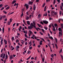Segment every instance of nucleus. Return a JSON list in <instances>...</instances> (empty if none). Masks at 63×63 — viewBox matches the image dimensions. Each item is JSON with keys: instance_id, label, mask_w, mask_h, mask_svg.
Wrapping results in <instances>:
<instances>
[{"instance_id": "obj_1", "label": "nucleus", "mask_w": 63, "mask_h": 63, "mask_svg": "<svg viewBox=\"0 0 63 63\" xmlns=\"http://www.w3.org/2000/svg\"><path fill=\"white\" fill-rule=\"evenodd\" d=\"M31 26L30 27L31 29H32V28H33V27H34V28H36V26H34V25L32 23H31Z\"/></svg>"}, {"instance_id": "obj_2", "label": "nucleus", "mask_w": 63, "mask_h": 63, "mask_svg": "<svg viewBox=\"0 0 63 63\" xmlns=\"http://www.w3.org/2000/svg\"><path fill=\"white\" fill-rule=\"evenodd\" d=\"M43 22L44 23L46 24H48V21L46 20H43Z\"/></svg>"}, {"instance_id": "obj_3", "label": "nucleus", "mask_w": 63, "mask_h": 63, "mask_svg": "<svg viewBox=\"0 0 63 63\" xmlns=\"http://www.w3.org/2000/svg\"><path fill=\"white\" fill-rule=\"evenodd\" d=\"M29 5H32V4H33V2L32 1H30L29 2Z\"/></svg>"}, {"instance_id": "obj_4", "label": "nucleus", "mask_w": 63, "mask_h": 63, "mask_svg": "<svg viewBox=\"0 0 63 63\" xmlns=\"http://www.w3.org/2000/svg\"><path fill=\"white\" fill-rule=\"evenodd\" d=\"M36 5L35 4H34L33 6V10H36V9L37 7L35 6Z\"/></svg>"}, {"instance_id": "obj_5", "label": "nucleus", "mask_w": 63, "mask_h": 63, "mask_svg": "<svg viewBox=\"0 0 63 63\" xmlns=\"http://www.w3.org/2000/svg\"><path fill=\"white\" fill-rule=\"evenodd\" d=\"M25 6H26V8H27V9H28L29 8V7L28 6V5L27 4H25Z\"/></svg>"}, {"instance_id": "obj_6", "label": "nucleus", "mask_w": 63, "mask_h": 63, "mask_svg": "<svg viewBox=\"0 0 63 63\" xmlns=\"http://www.w3.org/2000/svg\"><path fill=\"white\" fill-rule=\"evenodd\" d=\"M4 42L5 45H7V41L5 39L4 40Z\"/></svg>"}, {"instance_id": "obj_7", "label": "nucleus", "mask_w": 63, "mask_h": 63, "mask_svg": "<svg viewBox=\"0 0 63 63\" xmlns=\"http://www.w3.org/2000/svg\"><path fill=\"white\" fill-rule=\"evenodd\" d=\"M13 58V55H11V56L9 57V59L10 60H11Z\"/></svg>"}, {"instance_id": "obj_8", "label": "nucleus", "mask_w": 63, "mask_h": 63, "mask_svg": "<svg viewBox=\"0 0 63 63\" xmlns=\"http://www.w3.org/2000/svg\"><path fill=\"white\" fill-rule=\"evenodd\" d=\"M58 30L59 31H61V32H62V30L61 29V28H59L58 29Z\"/></svg>"}, {"instance_id": "obj_9", "label": "nucleus", "mask_w": 63, "mask_h": 63, "mask_svg": "<svg viewBox=\"0 0 63 63\" xmlns=\"http://www.w3.org/2000/svg\"><path fill=\"white\" fill-rule=\"evenodd\" d=\"M59 37H60V36H61V35H62V33H61V32H59Z\"/></svg>"}, {"instance_id": "obj_10", "label": "nucleus", "mask_w": 63, "mask_h": 63, "mask_svg": "<svg viewBox=\"0 0 63 63\" xmlns=\"http://www.w3.org/2000/svg\"><path fill=\"white\" fill-rule=\"evenodd\" d=\"M16 0H13L12 1V4H14L15 3H16Z\"/></svg>"}, {"instance_id": "obj_11", "label": "nucleus", "mask_w": 63, "mask_h": 63, "mask_svg": "<svg viewBox=\"0 0 63 63\" xmlns=\"http://www.w3.org/2000/svg\"><path fill=\"white\" fill-rule=\"evenodd\" d=\"M27 24L28 25H30V22L29 21H27Z\"/></svg>"}, {"instance_id": "obj_12", "label": "nucleus", "mask_w": 63, "mask_h": 63, "mask_svg": "<svg viewBox=\"0 0 63 63\" xmlns=\"http://www.w3.org/2000/svg\"><path fill=\"white\" fill-rule=\"evenodd\" d=\"M5 55H6V54H3V56L2 57V59H4V58H5Z\"/></svg>"}, {"instance_id": "obj_13", "label": "nucleus", "mask_w": 63, "mask_h": 63, "mask_svg": "<svg viewBox=\"0 0 63 63\" xmlns=\"http://www.w3.org/2000/svg\"><path fill=\"white\" fill-rule=\"evenodd\" d=\"M38 18H40L41 17V15L40 14H39V15H38Z\"/></svg>"}, {"instance_id": "obj_14", "label": "nucleus", "mask_w": 63, "mask_h": 63, "mask_svg": "<svg viewBox=\"0 0 63 63\" xmlns=\"http://www.w3.org/2000/svg\"><path fill=\"white\" fill-rule=\"evenodd\" d=\"M55 45L56 49H57V48H58V46H57V44H55Z\"/></svg>"}, {"instance_id": "obj_15", "label": "nucleus", "mask_w": 63, "mask_h": 63, "mask_svg": "<svg viewBox=\"0 0 63 63\" xmlns=\"http://www.w3.org/2000/svg\"><path fill=\"white\" fill-rule=\"evenodd\" d=\"M10 9V6H9L7 7L6 9V10H8V9Z\"/></svg>"}, {"instance_id": "obj_16", "label": "nucleus", "mask_w": 63, "mask_h": 63, "mask_svg": "<svg viewBox=\"0 0 63 63\" xmlns=\"http://www.w3.org/2000/svg\"><path fill=\"white\" fill-rule=\"evenodd\" d=\"M29 19V17L28 16H27L26 17V20H28Z\"/></svg>"}, {"instance_id": "obj_17", "label": "nucleus", "mask_w": 63, "mask_h": 63, "mask_svg": "<svg viewBox=\"0 0 63 63\" xmlns=\"http://www.w3.org/2000/svg\"><path fill=\"white\" fill-rule=\"evenodd\" d=\"M11 22L10 21H9L8 22V23H7L8 25H10V24L11 23Z\"/></svg>"}, {"instance_id": "obj_18", "label": "nucleus", "mask_w": 63, "mask_h": 63, "mask_svg": "<svg viewBox=\"0 0 63 63\" xmlns=\"http://www.w3.org/2000/svg\"><path fill=\"white\" fill-rule=\"evenodd\" d=\"M8 55H6V56H5V59L6 60H7V59H8Z\"/></svg>"}, {"instance_id": "obj_19", "label": "nucleus", "mask_w": 63, "mask_h": 63, "mask_svg": "<svg viewBox=\"0 0 63 63\" xmlns=\"http://www.w3.org/2000/svg\"><path fill=\"white\" fill-rule=\"evenodd\" d=\"M41 30H42L43 32V33H45V30H44V29H41Z\"/></svg>"}, {"instance_id": "obj_20", "label": "nucleus", "mask_w": 63, "mask_h": 63, "mask_svg": "<svg viewBox=\"0 0 63 63\" xmlns=\"http://www.w3.org/2000/svg\"><path fill=\"white\" fill-rule=\"evenodd\" d=\"M1 17H2V18L3 17L4 18H6V16H1Z\"/></svg>"}, {"instance_id": "obj_21", "label": "nucleus", "mask_w": 63, "mask_h": 63, "mask_svg": "<svg viewBox=\"0 0 63 63\" xmlns=\"http://www.w3.org/2000/svg\"><path fill=\"white\" fill-rule=\"evenodd\" d=\"M55 41H56V43H57V38H55Z\"/></svg>"}, {"instance_id": "obj_22", "label": "nucleus", "mask_w": 63, "mask_h": 63, "mask_svg": "<svg viewBox=\"0 0 63 63\" xmlns=\"http://www.w3.org/2000/svg\"><path fill=\"white\" fill-rule=\"evenodd\" d=\"M24 36H25V37H26V38H28V36L27 35L25 34Z\"/></svg>"}, {"instance_id": "obj_23", "label": "nucleus", "mask_w": 63, "mask_h": 63, "mask_svg": "<svg viewBox=\"0 0 63 63\" xmlns=\"http://www.w3.org/2000/svg\"><path fill=\"white\" fill-rule=\"evenodd\" d=\"M2 31V33H3L4 32V28H3Z\"/></svg>"}, {"instance_id": "obj_24", "label": "nucleus", "mask_w": 63, "mask_h": 63, "mask_svg": "<svg viewBox=\"0 0 63 63\" xmlns=\"http://www.w3.org/2000/svg\"><path fill=\"white\" fill-rule=\"evenodd\" d=\"M44 28L45 29V30H47V29H48V28L47 27H46V26H45L44 27Z\"/></svg>"}, {"instance_id": "obj_25", "label": "nucleus", "mask_w": 63, "mask_h": 63, "mask_svg": "<svg viewBox=\"0 0 63 63\" xmlns=\"http://www.w3.org/2000/svg\"><path fill=\"white\" fill-rule=\"evenodd\" d=\"M45 5H46V3H45L43 4V5L42 6L43 8H44V6H45Z\"/></svg>"}, {"instance_id": "obj_26", "label": "nucleus", "mask_w": 63, "mask_h": 63, "mask_svg": "<svg viewBox=\"0 0 63 63\" xmlns=\"http://www.w3.org/2000/svg\"><path fill=\"white\" fill-rule=\"evenodd\" d=\"M3 4H2L0 5V8L3 7Z\"/></svg>"}, {"instance_id": "obj_27", "label": "nucleus", "mask_w": 63, "mask_h": 63, "mask_svg": "<svg viewBox=\"0 0 63 63\" xmlns=\"http://www.w3.org/2000/svg\"><path fill=\"white\" fill-rule=\"evenodd\" d=\"M62 20V19H59L58 21H59V23H60V20Z\"/></svg>"}, {"instance_id": "obj_28", "label": "nucleus", "mask_w": 63, "mask_h": 63, "mask_svg": "<svg viewBox=\"0 0 63 63\" xmlns=\"http://www.w3.org/2000/svg\"><path fill=\"white\" fill-rule=\"evenodd\" d=\"M29 32L30 33H33V32L30 30L29 31Z\"/></svg>"}, {"instance_id": "obj_29", "label": "nucleus", "mask_w": 63, "mask_h": 63, "mask_svg": "<svg viewBox=\"0 0 63 63\" xmlns=\"http://www.w3.org/2000/svg\"><path fill=\"white\" fill-rule=\"evenodd\" d=\"M49 38L50 39H51V40H53V38H52V37L51 36L49 37Z\"/></svg>"}, {"instance_id": "obj_30", "label": "nucleus", "mask_w": 63, "mask_h": 63, "mask_svg": "<svg viewBox=\"0 0 63 63\" xmlns=\"http://www.w3.org/2000/svg\"><path fill=\"white\" fill-rule=\"evenodd\" d=\"M51 25L52 26L53 28H55V27H54L53 24H52Z\"/></svg>"}, {"instance_id": "obj_31", "label": "nucleus", "mask_w": 63, "mask_h": 63, "mask_svg": "<svg viewBox=\"0 0 63 63\" xmlns=\"http://www.w3.org/2000/svg\"><path fill=\"white\" fill-rule=\"evenodd\" d=\"M31 56H30L27 59V60H28L29 59H30V58H31Z\"/></svg>"}, {"instance_id": "obj_32", "label": "nucleus", "mask_w": 63, "mask_h": 63, "mask_svg": "<svg viewBox=\"0 0 63 63\" xmlns=\"http://www.w3.org/2000/svg\"><path fill=\"white\" fill-rule=\"evenodd\" d=\"M42 62H44V61H45V59L44 58H43L42 59Z\"/></svg>"}, {"instance_id": "obj_33", "label": "nucleus", "mask_w": 63, "mask_h": 63, "mask_svg": "<svg viewBox=\"0 0 63 63\" xmlns=\"http://www.w3.org/2000/svg\"><path fill=\"white\" fill-rule=\"evenodd\" d=\"M3 9H4V7H2L1 9H0V10L1 11H2Z\"/></svg>"}, {"instance_id": "obj_34", "label": "nucleus", "mask_w": 63, "mask_h": 63, "mask_svg": "<svg viewBox=\"0 0 63 63\" xmlns=\"http://www.w3.org/2000/svg\"><path fill=\"white\" fill-rule=\"evenodd\" d=\"M33 24H34V26H36V24L35 23V22H33Z\"/></svg>"}, {"instance_id": "obj_35", "label": "nucleus", "mask_w": 63, "mask_h": 63, "mask_svg": "<svg viewBox=\"0 0 63 63\" xmlns=\"http://www.w3.org/2000/svg\"><path fill=\"white\" fill-rule=\"evenodd\" d=\"M51 57H53V56H54V55H53V54H52L51 55Z\"/></svg>"}, {"instance_id": "obj_36", "label": "nucleus", "mask_w": 63, "mask_h": 63, "mask_svg": "<svg viewBox=\"0 0 63 63\" xmlns=\"http://www.w3.org/2000/svg\"><path fill=\"white\" fill-rule=\"evenodd\" d=\"M3 54H1L0 55V57L1 58H2V57H3Z\"/></svg>"}, {"instance_id": "obj_37", "label": "nucleus", "mask_w": 63, "mask_h": 63, "mask_svg": "<svg viewBox=\"0 0 63 63\" xmlns=\"http://www.w3.org/2000/svg\"><path fill=\"white\" fill-rule=\"evenodd\" d=\"M54 25L55 27H56V26H57V24H55Z\"/></svg>"}, {"instance_id": "obj_38", "label": "nucleus", "mask_w": 63, "mask_h": 63, "mask_svg": "<svg viewBox=\"0 0 63 63\" xmlns=\"http://www.w3.org/2000/svg\"><path fill=\"white\" fill-rule=\"evenodd\" d=\"M15 38H18V36L17 35H16V36H15Z\"/></svg>"}, {"instance_id": "obj_39", "label": "nucleus", "mask_w": 63, "mask_h": 63, "mask_svg": "<svg viewBox=\"0 0 63 63\" xmlns=\"http://www.w3.org/2000/svg\"><path fill=\"white\" fill-rule=\"evenodd\" d=\"M57 1L59 2V4H60V0H57Z\"/></svg>"}, {"instance_id": "obj_40", "label": "nucleus", "mask_w": 63, "mask_h": 63, "mask_svg": "<svg viewBox=\"0 0 63 63\" xmlns=\"http://www.w3.org/2000/svg\"><path fill=\"white\" fill-rule=\"evenodd\" d=\"M32 44V42L31 41H30V42L29 43V45H30L31 44Z\"/></svg>"}, {"instance_id": "obj_41", "label": "nucleus", "mask_w": 63, "mask_h": 63, "mask_svg": "<svg viewBox=\"0 0 63 63\" xmlns=\"http://www.w3.org/2000/svg\"><path fill=\"white\" fill-rule=\"evenodd\" d=\"M12 18H11L10 20V22H12Z\"/></svg>"}, {"instance_id": "obj_42", "label": "nucleus", "mask_w": 63, "mask_h": 63, "mask_svg": "<svg viewBox=\"0 0 63 63\" xmlns=\"http://www.w3.org/2000/svg\"><path fill=\"white\" fill-rule=\"evenodd\" d=\"M46 15H45V14H44V16H47V13H46Z\"/></svg>"}, {"instance_id": "obj_43", "label": "nucleus", "mask_w": 63, "mask_h": 63, "mask_svg": "<svg viewBox=\"0 0 63 63\" xmlns=\"http://www.w3.org/2000/svg\"><path fill=\"white\" fill-rule=\"evenodd\" d=\"M60 9L61 10H62V11H63V9H62V7L61 6Z\"/></svg>"}, {"instance_id": "obj_44", "label": "nucleus", "mask_w": 63, "mask_h": 63, "mask_svg": "<svg viewBox=\"0 0 63 63\" xmlns=\"http://www.w3.org/2000/svg\"><path fill=\"white\" fill-rule=\"evenodd\" d=\"M40 33L41 35H43V34L41 32H40Z\"/></svg>"}, {"instance_id": "obj_45", "label": "nucleus", "mask_w": 63, "mask_h": 63, "mask_svg": "<svg viewBox=\"0 0 63 63\" xmlns=\"http://www.w3.org/2000/svg\"><path fill=\"white\" fill-rule=\"evenodd\" d=\"M54 1L53 3L54 4H55V2H56V0H54Z\"/></svg>"}, {"instance_id": "obj_46", "label": "nucleus", "mask_w": 63, "mask_h": 63, "mask_svg": "<svg viewBox=\"0 0 63 63\" xmlns=\"http://www.w3.org/2000/svg\"><path fill=\"white\" fill-rule=\"evenodd\" d=\"M34 11H32V17H33V15H34Z\"/></svg>"}, {"instance_id": "obj_47", "label": "nucleus", "mask_w": 63, "mask_h": 63, "mask_svg": "<svg viewBox=\"0 0 63 63\" xmlns=\"http://www.w3.org/2000/svg\"><path fill=\"white\" fill-rule=\"evenodd\" d=\"M19 42V40L18 39H17V40H16V43H18Z\"/></svg>"}, {"instance_id": "obj_48", "label": "nucleus", "mask_w": 63, "mask_h": 63, "mask_svg": "<svg viewBox=\"0 0 63 63\" xmlns=\"http://www.w3.org/2000/svg\"><path fill=\"white\" fill-rule=\"evenodd\" d=\"M32 48V47H29V49H31Z\"/></svg>"}, {"instance_id": "obj_49", "label": "nucleus", "mask_w": 63, "mask_h": 63, "mask_svg": "<svg viewBox=\"0 0 63 63\" xmlns=\"http://www.w3.org/2000/svg\"><path fill=\"white\" fill-rule=\"evenodd\" d=\"M60 55L61 56V57L62 58V59H63V56H62L61 55Z\"/></svg>"}, {"instance_id": "obj_50", "label": "nucleus", "mask_w": 63, "mask_h": 63, "mask_svg": "<svg viewBox=\"0 0 63 63\" xmlns=\"http://www.w3.org/2000/svg\"><path fill=\"white\" fill-rule=\"evenodd\" d=\"M40 39H41L42 40H43V41H45V39H44L42 38H41Z\"/></svg>"}, {"instance_id": "obj_51", "label": "nucleus", "mask_w": 63, "mask_h": 63, "mask_svg": "<svg viewBox=\"0 0 63 63\" xmlns=\"http://www.w3.org/2000/svg\"><path fill=\"white\" fill-rule=\"evenodd\" d=\"M31 28H30V27L29 26L28 27V29H30V30H31Z\"/></svg>"}, {"instance_id": "obj_52", "label": "nucleus", "mask_w": 63, "mask_h": 63, "mask_svg": "<svg viewBox=\"0 0 63 63\" xmlns=\"http://www.w3.org/2000/svg\"><path fill=\"white\" fill-rule=\"evenodd\" d=\"M19 26V23H17L16 25V26Z\"/></svg>"}, {"instance_id": "obj_53", "label": "nucleus", "mask_w": 63, "mask_h": 63, "mask_svg": "<svg viewBox=\"0 0 63 63\" xmlns=\"http://www.w3.org/2000/svg\"><path fill=\"white\" fill-rule=\"evenodd\" d=\"M6 60L5 59L4 61H3V62L4 63H6Z\"/></svg>"}, {"instance_id": "obj_54", "label": "nucleus", "mask_w": 63, "mask_h": 63, "mask_svg": "<svg viewBox=\"0 0 63 63\" xmlns=\"http://www.w3.org/2000/svg\"><path fill=\"white\" fill-rule=\"evenodd\" d=\"M40 23L41 24H42V25H44V23H43V22H41Z\"/></svg>"}, {"instance_id": "obj_55", "label": "nucleus", "mask_w": 63, "mask_h": 63, "mask_svg": "<svg viewBox=\"0 0 63 63\" xmlns=\"http://www.w3.org/2000/svg\"><path fill=\"white\" fill-rule=\"evenodd\" d=\"M51 14H53V13H54V11H53L51 12Z\"/></svg>"}, {"instance_id": "obj_56", "label": "nucleus", "mask_w": 63, "mask_h": 63, "mask_svg": "<svg viewBox=\"0 0 63 63\" xmlns=\"http://www.w3.org/2000/svg\"><path fill=\"white\" fill-rule=\"evenodd\" d=\"M26 14L28 15V16L29 15V14H28V12H26Z\"/></svg>"}, {"instance_id": "obj_57", "label": "nucleus", "mask_w": 63, "mask_h": 63, "mask_svg": "<svg viewBox=\"0 0 63 63\" xmlns=\"http://www.w3.org/2000/svg\"><path fill=\"white\" fill-rule=\"evenodd\" d=\"M61 14H62L61 11H60V15H61Z\"/></svg>"}, {"instance_id": "obj_58", "label": "nucleus", "mask_w": 63, "mask_h": 63, "mask_svg": "<svg viewBox=\"0 0 63 63\" xmlns=\"http://www.w3.org/2000/svg\"><path fill=\"white\" fill-rule=\"evenodd\" d=\"M53 31H55V28H53Z\"/></svg>"}, {"instance_id": "obj_59", "label": "nucleus", "mask_w": 63, "mask_h": 63, "mask_svg": "<svg viewBox=\"0 0 63 63\" xmlns=\"http://www.w3.org/2000/svg\"><path fill=\"white\" fill-rule=\"evenodd\" d=\"M39 2V0H36V2Z\"/></svg>"}, {"instance_id": "obj_60", "label": "nucleus", "mask_w": 63, "mask_h": 63, "mask_svg": "<svg viewBox=\"0 0 63 63\" xmlns=\"http://www.w3.org/2000/svg\"><path fill=\"white\" fill-rule=\"evenodd\" d=\"M49 32H50V33H51V34H52V32H51V31L50 30Z\"/></svg>"}, {"instance_id": "obj_61", "label": "nucleus", "mask_w": 63, "mask_h": 63, "mask_svg": "<svg viewBox=\"0 0 63 63\" xmlns=\"http://www.w3.org/2000/svg\"><path fill=\"white\" fill-rule=\"evenodd\" d=\"M39 44H40V45H42V44H43L42 43V42H40L39 43Z\"/></svg>"}, {"instance_id": "obj_62", "label": "nucleus", "mask_w": 63, "mask_h": 63, "mask_svg": "<svg viewBox=\"0 0 63 63\" xmlns=\"http://www.w3.org/2000/svg\"><path fill=\"white\" fill-rule=\"evenodd\" d=\"M35 29L37 30V31H39V30H38V29L36 28H35Z\"/></svg>"}, {"instance_id": "obj_63", "label": "nucleus", "mask_w": 63, "mask_h": 63, "mask_svg": "<svg viewBox=\"0 0 63 63\" xmlns=\"http://www.w3.org/2000/svg\"><path fill=\"white\" fill-rule=\"evenodd\" d=\"M16 47H17V48H19V46L18 45Z\"/></svg>"}, {"instance_id": "obj_64", "label": "nucleus", "mask_w": 63, "mask_h": 63, "mask_svg": "<svg viewBox=\"0 0 63 63\" xmlns=\"http://www.w3.org/2000/svg\"><path fill=\"white\" fill-rule=\"evenodd\" d=\"M61 27H63V24H61Z\"/></svg>"}]
</instances>
